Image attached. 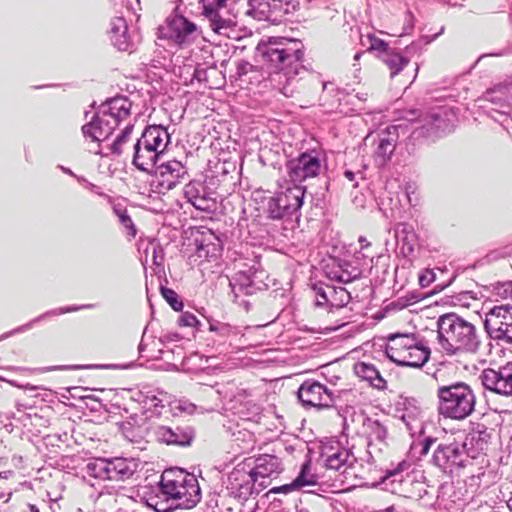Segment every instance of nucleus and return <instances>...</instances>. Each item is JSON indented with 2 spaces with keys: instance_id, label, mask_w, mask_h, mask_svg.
<instances>
[{
  "instance_id": "21",
  "label": "nucleus",
  "mask_w": 512,
  "mask_h": 512,
  "mask_svg": "<svg viewBox=\"0 0 512 512\" xmlns=\"http://www.w3.org/2000/svg\"><path fill=\"white\" fill-rule=\"evenodd\" d=\"M155 434L159 442L167 445H185L187 443L185 435L177 433L166 426L158 427Z\"/></svg>"
},
{
  "instance_id": "9",
  "label": "nucleus",
  "mask_w": 512,
  "mask_h": 512,
  "mask_svg": "<svg viewBox=\"0 0 512 512\" xmlns=\"http://www.w3.org/2000/svg\"><path fill=\"white\" fill-rule=\"evenodd\" d=\"M479 379L483 387L500 396H512V362H508L498 369H484Z\"/></svg>"
},
{
  "instance_id": "31",
  "label": "nucleus",
  "mask_w": 512,
  "mask_h": 512,
  "mask_svg": "<svg viewBox=\"0 0 512 512\" xmlns=\"http://www.w3.org/2000/svg\"><path fill=\"white\" fill-rule=\"evenodd\" d=\"M213 18L210 21V26L216 33H221L222 29L229 27V22L223 19L219 13L213 14Z\"/></svg>"
},
{
  "instance_id": "33",
  "label": "nucleus",
  "mask_w": 512,
  "mask_h": 512,
  "mask_svg": "<svg viewBox=\"0 0 512 512\" xmlns=\"http://www.w3.org/2000/svg\"><path fill=\"white\" fill-rule=\"evenodd\" d=\"M184 193L190 203L197 200L198 196H202L198 189V185L193 182H190L185 186Z\"/></svg>"
},
{
  "instance_id": "37",
  "label": "nucleus",
  "mask_w": 512,
  "mask_h": 512,
  "mask_svg": "<svg viewBox=\"0 0 512 512\" xmlns=\"http://www.w3.org/2000/svg\"><path fill=\"white\" fill-rule=\"evenodd\" d=\"M251 68L248 62L241 61L237 64V74L239 76L246 75Z\"/></svg>"
},
{
  "instance_id": "28",
  "label": "nucleus",
  "mask_w": 512,
  "mask_h": 512,
  "mask_svg": "<svg viewBox=\"0 0 512 512\" xmlns=\"http://www.w3.org/2000/svg\"><path fill=\"white\" fill-rule=\"evenodd\" d=\"M161 294L174 311L183 309V302L179 300L178 294L173 289L162 287Z\"/></svg>"
},
{
  "instance_id": "47",
  "label": "nucleus",
  "mask_w": 512,
  "mask_h": 512,
  "mask_svg": "<svg viewBox=\"0 0 512 512\" xmlns=\"http://www.w3.org/2000/svg\"><path fill=\"white\" fill-rule=\"evenodd\" d=\"M154 508H155V510L157 512H168V511L171 510V508H161V507H158L157 504H155Z\"/></svg>"
},
{
  "instance_id": "4",
  "label": "nucleus",
  "mask_w": 512,
  "mask_h": 512,
  "mask_svg": "<svg viewBox=\"0 0 512 512\" xmlns=\"http://www.w3.org/2000/svg\"><path fill=\"white\" fill-rule=\"evenodd\" d=\"M159 489L163 496L175 502V507L191 509L201 500L199 482L194 474L183 469H167L160 478Z\"/></svg>"
},
{
  "instance_id": "35",
  "label": "nucleus",
  "mask_w": 512,
  "mask_h": 512,
  "mask_svg": "<svg viewBox=\"0 0 512 512\" xmlns=\"http://www.w3.org/2000/svg\"><path fill=\"white\" fill-rule=\"evenodd\" d=\"M433 278V272L427 270L424 274L419 276V283L422 287H426L433 281Z\"/></svg>"
},
{
  "instance_id": "16",
  "label": "nucleus",
  "mask_w": 512,
  "mask_h": 512,
  "mask_svg": "<svg viewBox=\"0 0 512 512\" xmlns=\"http://www.w3.org/2000/svg\"><path fill=\"white\" fill-rule=\"evenodd\" d=\"M314 290L316 295L320 297V299L317 298V303L319 305L330 303L331 305L340 306L349 298V293L343 287L335 288L333 286L325 285L316 286Z\"/></svg>"
},
{
  "instance_id": "40",
  "label": "nucleus",
  "mask_w": 512,
  "mask_h": 512,
  "mask_svg": "<svg viewBox=\"0 0 512 512\" xmlns=\"http://www.w3.org/2000/svg\"><path fill=\"white\" fill-rule=\"evenodd\" d=\"M218 12L211 6H205L204 15L211 20L213 18V14H217Z\"/></svg>"
},
{
  "instance_id": "23",
  "label": "nucleus",
  "mask_w": 512,
  "mask_h": 512,
  "mask_svg": "<svg viewBox=\"0 0 512 512\" xmlns=\"http://www.w3.org/2000/svg\"><path fill=\"white\" fill-rule=\"evenodd\" d=\"M293 482L294 486H297L298 489L316 484L314 475L310 474V461H306L302 465L299 475L293 480Z\"/></svg>"
},
{
  "instance_id": "50",
  "label": "nucleus",
  "mask_w": 512,
  "mask_h": 512,
  "mask_svg": "<svg viewBox=\"0 0 512 512\" xmlns=\"http://www.w3.org/2000/svg\"><path fill=\"white\" fill-rule=\"evenodd\" d=\"M487 259L488 261H492V260H495L496 259V254L495 253H490L489 255H487Z\"/></svg>"
},
{
  "instance_id": "22",
  "label": "nucleus",
  "mask_w": 512,
  "mask_h": 512,
  "mask_svg": "<svg viewBox=\"0 0 512 512\" xmlns=\"http://www.w3.org/2000/svg\"><path fill=\"white\" fill-rule=\"evenodd\" d=\"M379 59L389 67L391 77L397 75L409 63L408 59L402 57L394 50H391L385 55H379Z\"/></svg>"
},
{
  "instance_id": "18",
  "label": "nucleus",
  "mask_w": 512,
  "mask_h": 512,
  "mask_svg": "<svg viewBox=\"0 0 512 512\" xmlns=\"http://www.w3.org/2000/svg\"><path fill=\"white\" fill-rule=\"evenodd\" d=\"M460 455L459 445L457 443L439 444L433 454V462L436 466L445 468Z\"/></svg>"
},
{
  "instance_id": "34",
  "label": "nucleus",
  "mask_w": 512,
  "mask_h": 512,
  "mask_svg": "<svg viewBox=\"0 0 512 512\" xmlns=\"http://www.w3.org/2000/svg\"><path fill=\"white\" fill-rule=\"evenodd\" d=\"M294 490H298L297 486H294V482L292 481L290 484H285V485H282V486H278V487H273L270 489V493H273V494H279V493H284V494H287V493H290Z\"/></svg>"
},
{
  "instance_id": "19",
  "label": "nucleus",
  "mask_w": 512,
  "mask_h": 512,
  "mask_svg": "<svg viewBox=\"0 0 512 512\" xmlns=\"http://www.w3.org/2000/svg\"><path fill=\"white\" fill-rule=\"evenodd\" d=\"M356 374L362 379L368 381L372 387L378 390L387 388V381L372 364L359 363L355 366Z\"/></svg>"
},
{
  "instance_id": "38",
  "label": "nucleus",
  "mask_w": 512,
  "mask_h": 512,
  "mask_svg": "<svg viewBox=\"0 0 512 512\" xmlns=\"http://www.w3.org/2000/svg\"><path fill=\"white\" fill-rule=\"evenodd\" d=\"M434 441L435 440L430 437L426 438L423 442L422 450H421L420 454L423 456L427 455L429 453V450H430L432 444L434 443Z\"/></svg>"
},
{
  "instance_id": "36",
  "label": "nucleus",
  "mask_w": 512,
  "mask_h": 512,
  "mask_svg": "<svg viewBox=\"0 0 512 512\" xmlns=\"http://www.w3.org/2000/svg\"><path fill=\"white\" fill-rule=\"evenodd\" d=\"M252 476L255 477H267L269 476L268 470L263 463L257 464V466L252 471Z\"/></svg>"
},
{
  "instance_id": "42",
  "label": "nucleus",
  "mask_w": 512,
  "mask_h": 512,
  "mask_svg": "<svg viewBox=\"0 0 512 512\" xmlns=\"http://www.w3.org/2000/svg\"><path fill=\"white\" fill-rule=\"evenodd\" d=\"M418 111L417 110H410L408 111V115L405 116V118L409 121H413L415 120V118L418 116Z\"/></svg>"
},
{
  "instance_id": "14",
  "label": "nucleus",
  "mask_w": 512,
  "mask_h": 512,
  "mask_svg": "<svg viewBox=\"0 0 512 512\" xmlns=\"http://www.w3.org/2000/svg\"><path fill=\"white\" fill-rule=\"evenodd\" d=\"M116 126L104 114L95 116L92 120L82 127L85 137H89L92 141H102L108 138Z\"/></svg>"
},
{
  "instance_id": "11",
  "label": "nucleus",
  "mask_w": 512,
  "mask_h": 512,
  "mask_svg": "<svg viewBox=\"0 0 512 512\" xmlns=\"http://www.w3.org/2000/svg\"><path fill=\"white\" fill-rule=\"evenodd\" d=\"M298 399L303 406L328 408L333 405V394L320 382L304 381L298 389Z\"/></svg>"
},
{
  "instance_id": "8",
  "label": "nucleus",
  "mask_w": 512,
  "mask_h": 512,
  "mask_svg": "<svg viewBox=\"0 0 512 512\" xmlns=\"http://www.w3.org/2000/svg\"><path fill=\"white\" fill-rule=\"evenodd\" d=\"M484 326L491 338L512 344V305H496L485 314Z\"/></svg>"
},
{
  "instance_id": "39",
  "label": "nucleus",
  "mask_w": 512,
  "mask_h": 512,
  "mask_svg": "<svg viewBox=\"0 0 512 512\" xmlns=\"http://www.w3.org/2000/svg\"><path fill=\"white\" fill-rule=\"evenodd\" d=\"M206 202V199L203 196H198L197 200H194L191 202V204L199 210H205L204 203Z\"/></svg>"
},
{
  "instance_id": "45",
  "label": "nucleus",
  "mask_w": 512,
  "mask_h": 512,
  "mask_svg": "<svg viewBox=\"0 0 512 512\" xmlns=\"http://www.w3.org/2000/svg\"><path fill=\"white\" fill-rule=\"evenodd\" d=\"M264 461L270 464L272 467H276L277 459L275 457H269V460L264 459Z\"/></svg>"
},
{
  "instance_id": "26",
  "label": "nucleus",
  "mask_w": 512,
  "mask_h": 512,
  "mask_svg": "<svg viewBox=\"0 0 512 512\" xmlns=\"http://www.w3.org/2000/svg\"><path fill=\"white\" fill-rule=\"evenodd\" d=\"M366 38L368 41V50L377 52L378 58L379 55H385L392 50L389 47L388 43H386L384 40L380 39L376 35L368 34Z\"/></svg>"
},
{
  "instance_id": "12",
  "label": "nucleus",
  "mask_w": 512,
  "mask_h": 512,
  "mask_svg": "<svg viewBox=\"0 0 512 512\" xmlns=\"http://www.w3.org/2000/svg\"><path fill=\"white\" fill-rule=\"evenodd\" d=\"M286 167L290 180L301 183L308 178L316 177L320 172L321 163L317 156L305 152L288 161Z\"/></svg>"
},
{
  "instance_id": "43",
  "label": "nucleus",
  "mask_w": 512,
  "mask_h": 512,
  "mask_svg": "<svg viewBox=\"0 0 512 512\" xmlns=\"http://www.w3.org/2000/svg\"><path fill=\"white\" fill-rule=\"evenodd\" d=\"M359 243L361 244V249L367 248L371 245V243L369 241H367V239L365 237H360Z\"/></svg>"
},
{
  "instance_id": "24",
  "label": "nucleus",
  "mask_w": 512,
  "mask_h": 512,
  "mask_svg": "<svg viewBox=\"0 0 512 512\" xmlns=\"http://www.w3.org/2000/svg\"><path fill=\"white\" fill-rule=\"evenodd\" d=\"M349 458V453L345 449H339L326 458V467L332 470H339L345 465Z\"/></svg>"
},
{
  "instance_id": "44",
  "label": "nucleus",
  "mask_w": 512,
  "mask_h": 512,
  "mask_svg": "<svg viewBox=\"0 0 512 512\" xmlns=\"http://www.w3.org/2000/svg\"><path fill=\"white\" fill-rule=\"evenodd\" d=\"M344 175L349 181H353L355 179V174L351 170H346Z\"/></svg>"
},
{
  "instance_id": "13",
  "label": "nucleus",
  "mask_w": 512,
  "mask_h": 512,
  "mask_svg": "<svg viewBox=\"0 0 512 512\" xmlns=\"http://www.w3.org/2000/svg\"><path fill=\"white\" fill-rule=\"evenodd\" d=\"M319 81L312 77L289 78L283 87L284 94L298 101H307L318 92Z\"/></svg>"
},
{
  "instance_id": "52",
  "label": "nucleus",
  "mask_w": 512,
  "mask_h": 512,
  "mask_svg": "<svg viewBox=\"0 0 512 512\" xmlns=\"http://www.w3.org/2000/svg\"><path fill=\"white\" fill-rule=\"evenodd\" d=\"M505 264H506V266H507V268H508L509 270H511V269H512V266H511V264H509V263H508V261H505Z\"/></svg>"
},
{
  "instance_id": "7",
  "label": "nucleus",
  "mask_w": 512,
  "mask_h": 512,
  "mask_svg": "<svg viewBox=\"0 0 512 512\" xmlns=\"http://www.w3.org/2000/svg\"><path fill=\"white\" fill-rule=\"evenodd\" d=\"M306 188L295 185L269 198L266 206L268 217L274 220L297 212L303 205Z\"/></svg>"
},
{
  "instance_id": "10",
  "label": "nucleus",
  "mask_w": 512,
  "mask_h": 512,
  "mask_svg": "<svg viewBox=\"0 0 512 512\" xmlns=\"http://www.w3.org/2000/svg\"><path fill=\"white\" fill-rule=\"evenodd\" d=\"M94 477L103 480L125 481L134 474L131 463L124 458H114L112 460L97 459L88 464Z\"/></svg>"
},
{
  "instance_id": "51",
  "label": "nucleus",
  "mask_w": 512,
  "mask_h": 512,
  "mask_svg": "<svg viewBox=\"0 0 512 512\" xmlns=\"http://www.w3.org/2000/svg\"><path fill=\"white\" fill-rule=\"evenodd\" d=\"M508 507L512 511V498L508 501Z\"/></svg>"
},
{
  "instance_id": "46",
  "label": "nucleus",
  "mask_w": 512,
  "mask_h": 512,
  "mask_svg": "<svg viewBox=\"0 0 512 512\" xmlns=\"http://www.w3.org/2000/svg\"><path fill=\"white\" fill-rule=\"evenodd\" d=\"M26 512H39L38 508L35 505L29 504L27 506Z\"/></svg>"
},
{
  "instance_id": "3",
  "label": "nucleus",
  "mask_w": 512,
  "mask_h": 512,
  "mask_svg": "<svg viewBox=\"0 0 512 512\" xmlns=\"http://www.w3.org/2000/svg\"><path fill=\"white\" fill-rule=\"evenodd\" d=\"M171 137L161 125L147 126L133 145L132 164L142 172L153 174L157 162L165 155Z\"/></svg>"
},
{
  "instance_id": "1",
  "label": "nucleus",
  "mask_w": 512,
  "mask_h": 512,
  "mask_svg": "<svg viewBox=\"0 0 512 512\" xmlns=\"http://www.w3.org/2000/svg\"><path fill=\"white\" fill-rule=\"evenodd\" d=\"M438 340L447 355H474L479 351L481 339L474 323L456 313L441 315L437 321Z\"/></svg>"
},
{
  "instance_id": "49",
  "label": "nucleus",
  "mask_w": 512,
  "mask_h": 512,
  "mask_svg": "<svg viewBox=\"0 0 512 512\" xmlns=\"http://www.w3.org/2000/svg\"><path fill=\"white\" fill-rule=\"evenodd\" d=\"M394 511H395V507L392 505V506L387 507L384 510L374 511V512H394Z\"/></svg>"
},
{
  "instance_id": "30",
  "label": "nucleus",
  "mask_w": 512,
  "mask_h": 512,
  "mask_svg": "<svg viewBox=\"0 0 512 512\" xmlns=\"http://www.w3.org/2000/svg\"><path fill=\"white\" fill-rule=\"evenodd\" d=\"M394 151V145L389 139H381L378 145L377 153L383 157V159L389 158Z\"/></svg>"
},
{
  "instance_id": "6",
  "label": "nucleus",
  "mask_w": 512,
  "mask_h": 512,
  "mask_svg": "<svg viewBox=\"0 0 512 512\" xmlns=\"http://www.w3.org/2000/svg\"><path fill=\"white\" fill-rule=\"evenodd\" d=\"M258 49L262 57L279 70L302 61L304 57V45L296 38L272 36L262 41Z\"/></svg>"
},
{
  "instance_id": "2",
  "label": "nucleus",
  "mask_w": 512,
  "mask_h": 512,
  "mask_svg": "<svg viewBox=\"0 0 512 512\" xmlns=\"http://www.w3.org/2000/svg\"><path fill=\"white\" fill-rule=\"evenodd\" d=\"M437 410L445 419L462 421L471 416L476 407L474 389L464 381L439 385L436 390Z\"/></svg>"
},
{
  "instance_id": "25",
  "label": "nucleus",
  "mask_w": 512,
  "mask_h": 512,
  "mask_svg": "<svg viewBox=\"0 0 512 512\" xmlns=\"http://www.w3.org/2000/svg\"><path fill=\"white\" fill-rule=\"evenodd\" d=\"M114 212L118 216L119 221H120L121 225L124 227L125 233L129 237V239L135 238V236L137 234V229H136V226H135L132 218L128 214L127 210L126 209H114Z\"/></svg>"
},
{
  "instance_id": "41",
  "label": "nucleus",
  "mask_w": 512,
  "mask_h": 512,
  "mask_svg": "<svg viewBox=\"0 0 512 512\" xmlns=\"http://www.w3.org/2000/svg\"><path fill=\"white\" fill-rule=\"evenodd\" d=\"M478 434H479V439L482 441H485V442H487L491 437L490 433H488L486 430L479 431Z\"/></svg>"
},
{
  "instance_id": "29",
  "label": "nucleus",
  "mask_w": 512,
  "mask_h": 512,
  "mask_svg": "<svg viewBox=\"0 0 512 512\" xmlns=\"http://www.w3.org/2000/svg\"><path fill=\"white\" fill-rule=\"evenodd\" d=\"M494 293L503 298H511L512 297V281H504L498 282L494 285Z\"/></svg>"
},
{
  "instance_id": "17",
  "label": "nucleus",
  "mask_w": 512,
  "mask_h": 512,
  "mask_svg": "<svg viewBox=\"0 0 512 512\" xmlns=\"http://www.w3.org/2000/svg\"><path fill=\"white\" fill-rule=\"evenodd\" d=\"M132 103L126 97H115L108 102V112L103 113L117 127L130 116Z\"/></svg>"
},
{
  "instance_id": "15",
  "label": "nucleus",
  "mask_w": 512,
  "mask_h": 512,
  "mask_svg": "<svg viewBox=\"0 0 512 512\" xmlns=\"http://www.w3.org/2000/svg\"><path fill=\"white\" fill-rule=\"evenodd\" d=\"M153 173L161 177L170 176L171 179L167 180L166 189L171 190L180 183V180L185 177L187 171L180 161L173 159L155 167Z\"/></svg>"
},
{
  "instance_id": "5",
  "label": "nucleus",
  "mask_w": 512,
  "mask_h": 512,
  "mask_svg": "<svg viewBox=\"0 0 512 512\" xmlns=\"http://www.w3.org/2000/svg\"><path fill=\"white\" fill-rule=\"evenodd\" d=\"M386 355L399 366L420 368L430 357V350L414 333H395L387 337Z\"/></svg>"
},
{
  "instance_id": "20",
  "label": "nucleus",
  "mask_w": 512,
  "mask_h": 512,
  "mask_svg": "<svg viewBox=\"0 0 512 512\" xmlns=\"http://www.w3.org/2000/svg\"><path fill=\"white\" fill-rule=\"evenodd\" d=\"M168 29L173 31L174 34L169 35L176 43L184 42L187 35L195 31L196 26L194 23L189 22L183 17L176 18L168 24Z\"/></svg>"
},
{
  "instance_id": "32",
  "label": "nucleus",
  "mask_w": 512,
  "mask_h": 512,
  "mask_svg": "<svg viewBox=\"0 0 512 512\" xmlns=\"http://www.w3.org/2000/svg\"><path fill=\"white\" fill-rule=\"evenodd\" d=\"M198 322L199 321L197 317L188 311L182 313L178 319V324L182 327H194L198 324Z\"/></svg>"
},
{
  "instance_id": "48",
  "label": "nucleus",
  "mask_w": 512,
  "mask_h": 512,
  "mask_svg": "<svg viewBox=\"0 0 512 512\" xmlns=\"http://www.w3.org/2000/svg\"><path fill=\"white\" fill-rule=\"evenodd\" d=\"M218 8H222L225 6L226 0H215Z\"/></svg>"
},
{
  "instance_id": "27",
  "label": "nucleus",
  "mask_w": 512,
  "mask_h": 512,
  "mask_svg": "<svg viewBox=\"0 0 512 512\" xmlns=\"http://www.w3.org/2000/svg\"><path fill=\"white\" fill-rule=\"evenodd\" d=\"M133 126L128 125L125 127V129L121 132L119 136L115 139L111 146L112 153L116 155H121L123 153V145L128 141L131 133H132Z\"/></svg>"
}]
</instances>
